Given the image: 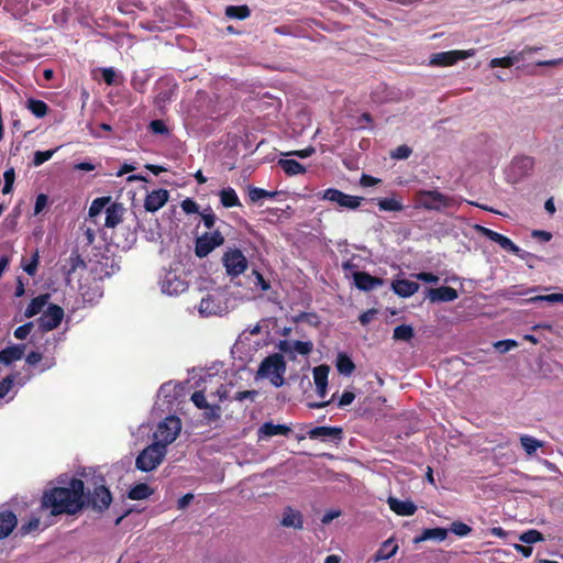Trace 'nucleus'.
Returning a JSON list of instances; mask_svg holds the SVG:
<instances>
[{
	"mask_svg": "<svg viewBox=\"0 0 563 563\" xmlns=\"http://www.w3.org/2000/svg\"><path fill=\"white\" fill-rule=\"evenodd\" d=\"M41 508L49 510L52 516L78 514L85 508V484L71 478L64 486H54L43 492Z\"/></svg>",
	"mask_w": 563,
	"mask_h": 563,
	"instance_id": "1",
	"label": "nucleus"
},
{
	"mask_svg": "<svg viewBox=\"0 0 563 563\" xmlns=\"http://www.w3.org/2000/svg\"><path fill=\"white\" fill-rule=\"evenodd\" d=\"M464 199L456 196H448L438 189H421L415 194V207L427 211H444L448 209H457Z\"/></svg>",
	"mask_w": 563,
	"mask_h": 563,
	"instance_id": "2",
	"label": "nucleus"
},
{
	"mask_svg": "<svg viewBox=\"0 0 563 563\" xmlns=\"http://www.w3.org/2000/svg\"><path fill=\"white\" fill-rule=\"evenodd\" d=\"M285 372L286 362L284 356L280 353H274L262 361L256 376L269 378L274 386L280 387L284 384Z\"/></svg>",
	"mask_w": 563,
	"mask_h": 563,
	"instance_id": "3",
	"label": "nucleus"
},
{
	"mask_svg": "<svg viewBox=\"0 0 563 563\" xmlns=\"http://www.w3.org/2000/svg\"><path fill=\"white\" fill-rule=\"evenodd\" d=\"M166 449L164 444L156 442L147 445L136 457V468L142 472H151L155 470L164 460Z\"/></svg>",
	"mask_w": 563,
	"mask_h": 563,
	"instance_id": "4",
	"label": "nucleus"
},
{
	"mask_svg": "<svg viewBox=\"0 0 563 563\" xmlns=\"http://www.w3.org/2000/svg\"><path fill=\"white\" fill-rule=\"evenodd\" d=\"M100 482L99 485L95 484L92 492H85V508H91L98 514L104 512L112 503V495L103 484V477H100Z\"/></svg>",
	"mask_w": 563,
	"mask_h": 563,
	"instance_id": "5",
	"label": "nucleus"
},
{
	"mask_svg": "<svg viewBox=\"0 0 563 563\" xmlns=\"http://www.w3.org/2000/svg\"><path fill=\"white\" fill-rule=\"evenodd\" d=\"M180 430V419L176 416H169L165 418L161 423H158L154 432L155 442L158 444H164V449H166L168 444L176 440Z\"/></svg>",
	"mask_w": 563,
	"mask_h": 563,
	"instance_id": "6",
	"label": "nucleus"
},
{
	"mask_svg": "<svg viewBox=\"0 0 563 563\" xmlns=\"http://www.w3.org/2000/svg\"><path fill=\"white\" fill-rule=\"evenodd\" d=\"M222 264L231 282H234L246 271V257L239 249H229L222 255Z\"/></svg>",
	"mask_w": 563,
	"mask_h": 563,
	"instance_id": "7",
	"label": "nucleus"
},
{
	"mask_svg": "<svg viewBox=\"0 0 563 563\" xmlns=\"http://www.w3.org/2000/svg\"><path fill=\"white\" fill-rule=\"evenodd\" d=\"M89 272L96 280H103L110 277L115 271L114 260L106 254H96L88 262Z\"/></svg>",
	"mask_w": 563,
	"mask_h": 563,
	"instance_id": "8",
	"label": "nucleus"
},
{
	"mask_svg": "<svg viewBox=\"0 0 563 563\" xmlns=\"http://www.w3.org/2000/svg\"><path fill=\"white\" fill-rule=\"evenodd\" d=\"M319 195L321 199L335 202L339 207L350 210L357 209L364 199L363 197L347 195L336 188H328Z\"/></svg>",
	"mask_w": 563,
	"mask_h": 563,
	"instance_id": "9",
	"label": "nucleus"
},
{
	"mask_svg": "<svg viewBox=\"0 0 563 563\" xmlns=\"http://www.w3.org/2000/svg\"><path fill=\"white\" fill-rule=\"evenodd\" d=\"M223 243L224 238L218 230L211 233H205L196 239L195 253L199 258H203Z\"/></svg>",
	"mask_w": 563,
	"mask_h": 563,
	"instance_id": "10",
	"label": "nucleus"
},
{
	"mask_svg": "<svg viewBox=\"0 0 563 563\" xmlns=\"http://www.w3.org/2000/svg\"><path fill=\"white\" fill-rule=\"evenodd\" d=\"M473 55L472 51H446L435 53L430 58V65L438 67H446L456 64L459 60H464Z\"/></svg>",
	"mask_w": 563,
	"mask_h": 563,
	"instance_id": "11",
	"label": "nucleus"
},
{
	"mask_svg": "<svg viewBox=\"0 0 563 563\" xmlns=\"http://www.w3.org/2000/svg\"><path fill=\"white\" fill-rule=\"evenodd\" d=\"M64 310L56 303H49L44 313L38 318V327L43 331H52L60 324Z\"/></svg>",
	"mask_w": 563,
	"mask_h": 563,
	"instance_id": "12",
	"label": "nucleus"
},
{
	"mask_svg": "<svg viewBox=\"0 0 563 563\" xmlns=\"http://www.w3.org/2000/svg\"><path fill=\"white\" fill-rule=\"evenodd\" d=\"M476 230L483 236L499 244L500 247L504 249L505 251L520 256V252H521L520 247L518 245H516L509 238H507L492 229L482 227V225H476Z\"/></svg>",
	"mask_w": 563,
	"mask_h": 563,
	"instance_id": "13",
	"label": "nucleus"
},
{
	"mask_svg": "<svg viewBox=\"0 0 563 563\" xmlns=\"http://www.w3.org/2000/svg\"><path fill=\"white\" fill-rule=\"evenodd\" d=\"M191 401L199 409H205V418L208 422L214 421L220 417V406L217 404L210 405L207 401L205 390H196L191 395Z\"/></svg>",
	"mask_w": 563,
	"mask_h": 563,
	"instance_id": "14",
	"label": "nucleus"
},
{
	"mask_svg": "<svg viewBox=\"0 0 563 563\" xmlns=\"http://www.w3.org/2000/svg\"><path fill=\"white\" fill-rule=\"evenodd\" d=\"M169 194L166 189H157L148 192L144 200V208L148 212L161 209L168 200Z\"/></svg>",
	"mask_w": 563,
	"mask_h": 563,
	"instance_id": "15",
	"label": "nucleus"
},
{
	"mask_svg": "<svg viewBox=\"0 0 563 563\" xmlns=\"http://www.w3.org/2000/svg\"><path fill=\"white\" fill-rule=\"evenodd\" d=\"M354 285L363 291H371L384 284V279L369 275L366 272H355L353 274Z\"/></svg>",
	"mask_w": 563,
	"mask_h": 563,
	"instance_id": "16",
	"label": "nucleus"
},
{
	"mask_svg": "<svg viewBox=\"0 0 563 563\" xmlns=\"http://www.w3.org/2000/svg\"><path fill=\"white\" fill-rule=\"evenodd\" d=\"M431 302H450L459 297L456 289L450 286H441L438 288H429L427 294Z\"/></svg>",
	"mask_w": 563,
	"mask_h": 563,
	"instance_id": "17",
	"label": "nucleus"
},
{
	"mask_svg": "<svg viewBox=\"0 0 563 563\" xmlns=\"http://www.w3.org/2000/svg\"><path fill=\"white\" fill-rule=\"evenodd\" d=\"M25 344H14L0 351V364L10 365L23 357L25 353Z\"/></svg>",
	"mask_w": 563,
	"mask_h": 563,
	"instance_id": "18",
	"label": "nucleus"
},
{
	"mask_svg": "<svg viewBox=\"0 0 563 563\" xmlns=\"http://www.w3.org/2000/svg\"><path fill=\"white\" fill-rule=\"evenodd\" d=\"M343 434V430L340 427H328L321 426L311 429L308 432L310 439H322L325 440L331 438L333 440H341Z\"/></svg>",
	"mask_w": 563,
	"mask_h": 563,
	"instance_id": "19",
	"label": "nucleus"
},
{
	"mask_svg": "<svg viewBox=\"0 0 563 563\" xmlns=\"http://www.w3.org/2000/svg\"><path fill=\"white\" fill-rule=\"evenodd\" d=\"M280 523L283 527L300 530L303 528L302 514L299 510H296L292 507L287 506L284 509L283 519Z\"/></svg>",
	"mask_w": 563,
	"mask_h": 563,
	"instance_id": "20",
	"label": "nucleus"
},
{
	"mask_svg": "<svg viewBox=\"0 0 563 563\" xmlns=\"http://www.w3.org/2000/svg\"><path fill=\"white\" fill-rule=\"evenodd\" d=\"M420 285L409 279H396L391 283L394 292L402 298H407L416 294Z\"/></svg>",
	"mask_w": 563,
	"mask_h": 563,
	"instance_id": "21",
	"label": "nucleus"
},
{
	"mask_svg": "<svg viewBox=\"0 0 563 563\" xmlns=\"http://www.w3.org/2000/svg\"><path fill=\"white\" fill-rule=\"evenodd\" d=\"M124 210L125 209L122 203L111 202L106 208L104 225L107 228H115L122 221Z\"/></svg>",
	"mask_w": 563,
	"mask_h": 563,
	"instance_id": "22",
	"label": "nucleus"
},
{
	"mask_svg": "<svg viewBox=\"0 0 563 563\" xmlns=\"http://www.w3.org/2000/svg\"><path fill=\"white\" fill-rule=\"evenodd\" d=\"M387 504L389 508L398 516H412L417 506L410 500H399L396 497H388Z\"/></svg>",
	"mask_w": 563,
	"mask_h": 563,
	"instance_id": "23",
	"label": "nucleus"
},
{
	"mask_svg": "<svg viewBox=\"0 0 563 563\" xmlns=\"http://www.w3.org/2000/svg\"><path fill=\"white\" fill-rule=\"evenodd\" d=\"M18 525V518L11 510L0 511V540L7 538Z\"/></svg>",
	"mask_w": 563,
	"mask_h": 563,
	"instance_id": "24",
	"label": "nucleus"
},
{
	"mask_svg": "<svg viewBox=\"0 0 563 563\" xmlns=\"http://www.w3.org/2000/svg\"><path fill=\"white\" fill-rule=\"evenodd\" d=\"M291 429L287 424H275L272 421L265 422L258 430V438H269L274 435H288Z\"/></svg>",
	"mask_w": 563,
	"mask_h": 563,
	"instance_id": "25",
	"label": "nucleus"
},
{
	"mask_svg": "<svg viewBox=\"0 0 563 563\" xmlns=\"http://www.w3.org/2000/svg\"><path fill=\"white\" fill-rule=\"evenodd\" d=\"M280 194L282 192L277 191V190L271 191V190L249 186V200L252 203L262 205L265 199H274Z\"/></svg>",
	"mask_w": 563,
	"mask_h": 563,
	"instance_id": "26",
	"label": "nucleus"
},
{
	"mask_svg": "<svg viewBox=\"0 0 563 563\" xmlns=\"http://www.w3.org/2000/svg\"><path fill=\"white\" fill-rule=\"evenodd\" d=\"M30 0H5L3 9L15 18H22L29 12Z\"/></svg>",
	"mask_w": 563,
	"mask_h": 563,
	"instance_id": "27",
	"label": "nucleus"
},
{
	"mask_svg": "<svg viewBox=\"0 0 563 563\" xmlns=\"http://www.w3.org/2000/svg\"><path fill=\"white\" fill-rule=\"evenodd\" d=\"M398 550V545L394 542L393 539H388L382 543L379 549L374 554V562H379L383 560H388L393 558Z\"/></svg>",
	"mask_w": 563,
	"mask_h": 563,
	"instance_id": "28",
	"label": "nucleus"
},
{
	"mask_svg": "<svg viewBox=\"0 0 563 563\" xmlns=\"http://www.w3.org/2000/svg\"><path fill=\"white\" fill-rule=\"evenodd\" d=\"M49 300V294H43L35 298H33L30 303L27 305L24 316L26 318H32L36 314H38L43 308L47 305Z\"/></svg>",
	"mask_w": 563,
	"mask_h": 563,
	"instance_id": "29",
	"label": "nucleus"
},
{
	"mask_svg": "<svg viewBox=\"0 0 563 563\" xmlns=\"http://www.w3.org/2000/svg\"><path fill=\"white\" fill-rule=\"evenodd\" d=\"M520 60H522V53L511 52L509 55H507L505 57H496V58L490 59L489 67L490 68H497V67L509 68Z\"/></svg>",
	"mask_w": 563,
	"mask_h": 563,
	"instance_id": "30",
	"label": "nucleus"
},
{
	"mask_svg": "<svg viewBox=\"0 0 563 563\" xmlns=\"http://www.w3.org/2000/svg\"><path fill=\"white\" fill-rule=\"evenodd\" d=\"M448 537V530L444 528H431L424 529L422 533L415 539L416 543L427 541V540H435V541H444Z\"/></svg>",
	"mask_w": 563,
	"mask_h": 563,
	"instance_id": "31",
	"label": "nucleus"
},
{
	"mask_svg": "<svg viewBox=\"0 0 563 563\" xmlns=\"http://www.w3.org/2000/svg\"><path fill=\"white\" fill-rule=\"evenodd\" d=\"M335 366L338 372L345 376H350L355 369L352 358L343 352L338 354Z\"/></svg>",
	"mask_w": 563,
	"mask_h": 563,
	"instance_id": "32",
	"label": "nucleus"
},
{
	"mask_svg": "<svg viewBox=\"0 0 563 563\" xmlns=\"http://www.w3.org/2000/svg\"><path fill=\"white\" fill-rule=\"evenodd\" d=\"M278 165L288 176H295L306 173V168L296 159H279Z\"/></svg>",
	"mask_w": 563,
	"mask_h": 563,
	"instance_id": "33",
	"label": "nucleus"
},
{
	"mask_svg": "<svg viewBox=\"0 0 563 563\" xmlns=\"http://www.w3.org/2000/svg\"><path fill=\"white\" fill-rule=\"evenodd\" d=\"M154 490L145 483L134 485L128 493V497L132 500H142L148 498Z\"/></svg>",
	"mask_w": 563,
	"mask_h": 563,
	"instance_id": "34",
	"label": "nucleus"
},
{
	"mask_svg": "<svg viewBox=\"0 0 563 563\" xmlns=\"http://www.w3.org/2000/svg\"><path fill=\"white\" fill-rule=\"evenodd\" d=\"M520 443L528 455H532L543 446V442L528 434L520 437Z\"/></svg>",
	"mask_w": 563,
	"mask_h": 563,
	"instance_id": "35",
	"label": "nucleus"
},
{
	"mask_svg": "<svg viewBox=\"0 0 563 563\" xmlns=\"http://www.w3.org/2000/svg\"><path fill=\"white\" fill-rule=\"evenodd\" d=\"M377 206L380 211L399 212L404 210V205L395 198H379Z\"/></svg>",
	"mask_w": 563,
	"mask_h": 563,
	"instance_id": "36",
	"label": "nucleus"
},
{
	"mask_svg": "<svg viewBox=\"0 0 563 563\" xmlns=\"http://www.w3.org/2000/svg\"><path fill=\"white\" fill-rule=\"evenodd\" d=\"M220 200L222 206L225 208H231L241 205L235 190L232 188L222 189L220 191Z\"/></svg>",
	"mask_w": 563,
	"mask_h": 563,
	"instance_id": "37",
	"label": "nucleus"
},
{
	"mask_svg": "<svg viewBox=\"0 0 563 563\" xmlns=\"http://www.w3.org/2000/svg\"><path fill=\"white\" fill-rule=\"evenodd\" d=\"M27 109L36 117L43 118L48 112V106L38 99H29L27 100Z\"/></svg>",
	"mask_w": 563,
	"mask_h": 563,
	"instance_id": "38",
	"label": "nucleus"
},
{
	"mask_svg": "<svg viewBox=\"0 0 563 563\" xmlns=\"http://www.w3.org/2000/svg\"><path fill=\"white\" fill-rule=\"evenodd\" d=\"M413 328L408 324H400L394 329L393 338L396 341H409L413 338Z\"/></svg>",
	"mask_w": 563,
	"mask_h": 563,
	"instance_id": "39",
	"label": "nucleus"
},
{
	"mask_svg": "<svg viewBox=\"0 0 563 563\" xmlns=\"http://www.w3.org/2000/svg\"><path fill=\"white\" fill-rule=\"evenodd\" d=\"M295 323L306 322L311 327L318 328L321 323L320 317L316 312H300L292 318Z\"/></svg>",
	"mask_w": 563,
	"mask_h": 563,
	"instance_id": "40",
	"label": "nucleus"
},
{
	"mask_svg": "<svg viewBox=\"0 0 563 563\" xmlns=\"http://www.w3.org/2000/svg\"><path fill=\"white\" fill-rule=\"evenodd\" d=\"M110 201L111 197L109 196L96 198L90 205L89 216L92 218L100 214L110 205Z\"/></svg>",
	"mask_w": 563,
	"mask_h": 563,
	"instance_id": "41",
	"label": "nucleus"
},
{
	"mask_svg": "<svg viewBox=\"0 0 563 563\" xmlns=\"http://www.w3.org/2000/svg\"><path fill=\"white\" fill-rule=\"evenodd\" d=\"M86 263L81 255L78 253V251H73L69 258H68V268L66 274L71 275L75 273L78 268H85Z\"/></svg>",
	"mask_w": 563,
	"mask_h": 563,
	"instance_id": "42",
	"label": "nucleus"
},
{
	"mask_svg": "<svg viewBox=\"0 0 563 563\" xmlns=\"http://www.w3.org/2000/svg\"><path fill=\"white\" fill-rule=\"evenodd\" d=\"M218 306L214 302V299L208 295L207 297L202 298L199 305V311L202 314H216L218 311Z\"/></svg>",
	"mask_w": 563,
	"mask_h": 563,
	"instance_id": "43",
	"label": "nucleus"
},
{
	"mask_svg": "<svg viewBox=\"0 0 563 563\" xmlns=\"http://www.w3.org/2000/svg\"><path fill=\"white\" fill-rule=\"evenodd\" d=\"M519 540L521 542L530 545L536 542L543 541L544 537L540 531H538L536 529H530V530H527L523 533H521L519 537Z\"/></svg>",
	"mask_w": 563,
	"mask_h": 563,
	"instance_id": "44",
	"label": "nucleus"
},
{
	"mask_svg": "<svg viewBox=\"0 0 563 563\" xmlns=\"http://www.w3.org/2000/svg\"><path fill=\"white\" fill-rule=\"evenodd\" d=\"M330 367L328 365H319L313 368V380L316 386L328 384Z\"/></svg>",
	"mask_w": 563,
	"mask_h": 563,
	"instance_id": "45",
	"label": "nucleus"
},
{
	"mask_svg": "<svg viewBox=\"0 0 563 563\" xmlns=\"http://www.w3.org/2000/svg\"><path fill=\"white\" fill-rule=\"evenodd\" d=\"M148 129L153 134H159L168 136L170 134V130L168 129L167 124L164 120L156 119L152 120L148 124Z\"/></svg>",
	"mask_w": 563,
	"mask_h": 563,
	"instance_id": "46",
	"label": "nucleus"
},
{
	"mask_svg": "<svg viewBox=\"0 0 563 563\" xmlns=\"http://www.w3.org/2000/svg\"><path fill=\"white\" fill-rule=\"evenodd\" d=\"M528 303L547 301L550 303L563 302V294L538 295L525 300Z\"/></svg>",
	"mask_w": 563,
	"mask_h": 563,
	"instance_id": "47",
	"label": "nucleus"
},
{
	"mask_svg": "<svg viewBox=\"0 0 563 563\" xmlns=\"http://www.w3.org/2000/svg\"><path fill=\"white\" fill-rule=\"evenodd\" d=\"M225 15L231 19H240V20L245 19L246 18V4L227 7Z\"/></svg>",
	"mask_w": 563,
	"mask_h": 563,
	"instance_id": "48",
	"label": "nucleus"
},
{
	"mask_svg": "<svg viewBox=\"0 0 563 563\" xmlns=\"http://www.w3.org/2000/svg\"><path fill=\"white\" fill-rule=\"evenodd\" d=\"M38 263H40V254H38V250H35L34 253L32 254L30 262L22 265L23 271L27 275L34 276L37 272Z\"/></svg>",
	"mask_w": 563,
	"mask_h": 563,
	"instance_id": "49",
	"label": "nucleus"
},
{
	"mask_svg": "<svg viewBox=\"0 0 563 563\" xmlns=\"http://www.w3.org/2000/svg\"><path fill=\"white\" fill-rule=\"evenodd\" d=\"M40 525H41V520L40 518H31L27 522L23 523L20 529H19V533L23 537V536H26L29 533H31L32 531H36L38 528H40Z\"/></svg>",
	"mask_w": 563,
	"mask_h": 563,
	"instance_id": "50",
	"label": "nucleus"
},
{
	"mask_svg": "<svg viewBox=\"0 0 563 563\" xmlns=\"http://www.w3.org/2000/svg\"><path fill=\"white\" fill-rule=\"evenodd\" d=\"M313 350V343L311 341H295L292 344V352L296 351L301 355H308Z\"/></svg>",
	"mask_w": 563,
	"mask_h": 563,
	"instance_id": "51",
	"label": "nucleus"
},
{
	"mask_svg": "<svg viewBox=\"0 0 563 563\" xmlns=\"http://www.w3.org/2000/svg\"><path fill=\"white\" fill-rule=\"evenodd\" d=\"M54 153H55V150L36 151L34 153V157H33V165L40 166V165L44 164L45 162H47L48 159L52 158Z\"/></svg>",
	"mask_w": 563,
	"mask_h": 563,
	"instance_id": "52",
	"label": "nucleus"
},
{
	"mask_svg": "<svg viewBox=\"0 0 563 563\" xmlns=\"http://www.w3.org/2000/svg\"><path fill=\"white\" fill-rule=\"evenodd\" d=\"M252 277H253L254 286L256 288L260 287V289L263 290V291H266V290H268L271 288L269 282L266 280L258 271L253 269L252 271Z\"/></svg>",
	"mask_w": 563,
	"mask_h": 563,
	"instance_id": "53",
	"label": "nucleus"
},
{
	"mask_svg": "<svg viewBox=\"0 0 563 563\" xmlns=\"http://www.w3.org/2000/svg\"><path fill=\"white\" fill-rule=\"evenodd\" d=\"M451 531L459 537H465L472 531V528L464 522L454 521L451 525Z\"/></svg>",
	"mask_w": 563,
	"mask_h": 563,
	"instance_id": "54",
	"label": "nucleus"
},
{
	"mask_svg": "<svg viewBox=\"0 0 563 563\" xmlns=\"http://www.w3.org/2000/svg\"><path fill=\"white\" fill-rule=\"evenodd\" d=\"M412 153L408 145H399L391 152V157L395 159H407Z\"/></svg>",
	"mask_w": 563,
	"mask_h": 563,
	"instance_id": "55",
	"label": "nucleus"
},
{
	"mask_svg": "<svg viewBox=\"0 0 563 563\" xmlns=\"http://www.w3.org/2000/svg\"><path fill=\"white\" fill-rule=\"evenodd\" d=\"M180 207H181L183 211L187 214H192V213L199 212L198 203L191 198H186L185 200H183L180 203Z\"/></svg>",
	"mask_w": 563,
	"mask_h": 563,
	"instance_id": "56",
	"label": "nucleus"
},
{
	"mask_svg": "<svg viewBox=\"0 0 563 563\" xmlns=\"http://www.w3.org/2000/svg\"><path fill=\"white\" fill-rule=\"evenodd\" d=\"M101 75H102V79L103 81L108 85V86H113L117 84V73L115 70L112 68V67H106V68H101Z\"/></svg>",
	"mask_w": 563,
	"mask_h": 563,
	"instance_id": "57",
	"label": "nucleus"
},
{
	"mask_svg": "<svg viewBox=\"0 0 563 563\" xmlns=\"http://www.w3.org/2000/svg\"><path fill=\"white\" fill-rule=\"evenodd\" d=\"M33 329V322H26L14 330V336L18 340H24Z\"/></svg>",
	"mask_w": 563,
	"mask_h": 563,
	"instance_id": "58",
	"label": "nucleus"
},
{
	"mask_svg": "<svg viewBox=\"0 0 563 563\" xmlns=\"http://www.w3.org/2000/svg\"><path fill=\"white\" fill-rule=\"evenodd\" d=\"M13 376L9 375L0 382V399H2L12 388Z\"/></svg>",
	"mask_w": 563,
	"mask_h": 563,
	"instance_id": "59",
	"label": "nucleus"
},
{
	"mask_svg": "<svg viewBox=\"0 0 563 563\" xmlns=\"http://www.w3.org/2000/svg\"><path fill=\"white\" fill-rule=\"evenodd\" d=\"M354 399H355V394L354 393H352L350 390H344L342 396L340 397L338 406L340 408L349 406V405H351L353 402Z\"/></svg>",
	"mask_w": 563,
	"mask_h": 563,
	"instance_id": "60",
	"label": "nucleus"
},
{
	"mask_svg": "<svg viewBox=\"0 0 563 563\" xmlns=\"http://www.w3.org/2000/svg\"><path fill=\"white\" fill-rule=\"evenodd\" d=\"M415 277L418 280L424 282V283H433L437 284L439 282V277L434 275L433 273L428 272H421L415 275Z\"/></svg>",
	"mask_w": 563,
	"mask_h": 563,
	"instance_id": "61",
	"label": "nucleus"
},
{
	"mask_svg": "<svg viewBox=\"0 0 563 563\" xmlns=\"http://www.w3.org/2000/svg\"><path fill=\"white\" fill-rule=\"evenodd\" d=\"M46 205H47V196L45 194H40L35 200L34 213L35 214L41 213L43 211V209L46 207Z\"/></svg>",
	"mask_w": 563,
	"mask_h": 563,
	"instance_id": "62",
	"label": "nucleus"
},
{
	"mask_svg": "<svg viewBox=\"0 0 563 563\" xmlns=\"http://www.w3.org/2000/svg\"><path fill=\"white\" fill-rule=\"evenodd\" d=\"M496 349L499 350L501 353H505L507 351H509L511 347H515L517 346V342L514 341V340H503V341H498L496 344H495Z\"/></svg>",
	"mask_w": 563,
	"mask_h": 563,
	"instance_id": "63",
	"label": "nucleus"
},
{
	"mask_svg": "<svg viewBox=\"0 0 563 563\" xmlns=\"http://www.w3.org/2000/svg\"><path fill=\"white\" fill-rule=\"evenodd\" d=\"M201 218H202L203 224L207 229L210 230L213 228L217 217L211 210L209 212H203L201 214Z\"/></svg>",
	"mask_w": 563,
	"mask_h": 563,
	"instance_id": "64",
	"label": "nucleus"
}]
</instances>
